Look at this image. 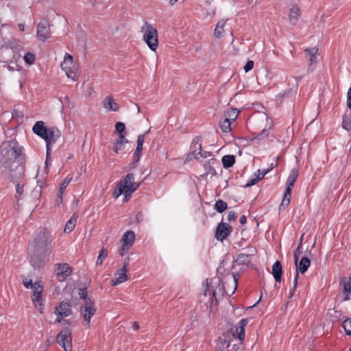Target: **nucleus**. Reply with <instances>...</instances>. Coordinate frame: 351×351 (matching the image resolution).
Segmentation results:
<instances>
[{"mask_svg": "<svg viewBox=\"0 0 351 351\" xmlns=\"http://www.w3.org/2000/svg\"><path fill=\"white\" fill-rule=\"evenodd\" d=\"M128 269L125 267L120 268L114 275V278L111 280V285L116 286L128 280Z\"/></svg>", "mask_w": 351, "mask_h": 351, "instance_id": "nucleus-14", "label": "nucleus"}, {"mask_svg": "<svg viewBox=\"0 0 351 351\" xmlns=\"http://www.w3.org/2000/svg\"><path fill=\"white\" fill-rule=\"evenodd\" d=\"M116 131L119 133H123L125 130V125L122 122H117L115 125Z\"/></svg>", "mask_w": 351, "mask_h": 351, "instance_id": "nucleus-49", "label": "nucleus"}, {"mask_svg": "<svg viewBox=\"0 0 351 351\" xmlns=\"http://www.w3.org/2000/svg\"><path fill=\"white\" fill-rule=\"evenodd\" d=\"M77 218H78L77 215L74 214L71 217V219L66 223V225H65V227L64 229V232L65 233H70L74 230V228L76 226V223H77Z\"/></svg>", "mask_w": 351, "mask_h": 351, "instance_id": "nucleus-28", "label": "nucleus"}, {"mask_svg": "<svg viewBox=\"0 0 351 351\" xmlns=\"http://www.w3.org/2000/svg\"><path fill=\"white\" fill-rule=\"evenodd\" d=\"M103 106L107 111L117 112L119 108L118 104L112 96H108L103 100Z\"/></svg>", "mask_w": 351, "mask_h": 351, "instance_id": "nucleus-19", "label": "nucleus"}, {"mask_svg": "<svg viewBox=\"0 0 351 351\" xmlns=\"http://www.w3.org/2000/svg\"><path fill=\"white\" fill-rule=\"evenodd\" d=\"M259 180H261L260 179H258V177L256 176V178H252L251 180H250L248 181V182L245 184V186L246 187H249V186H253L255 184H256Z\"/></svg>", "mask_w": 351, "mask_h": 351, "instance_id": "nucleus-52", "label": "nucleus"}, {"mask_svg": "<svg viewBox=\"0 0 351 351\" xmlns=\"http://www.w3.org/2000/svg\"><path fill=\"white\" fill-rule=\"evenodd\" d=\"M48 130L49 128H47L45 125V123L42 121H37L32 128L33 132L43 139L47 135Z\"/></svg>", "mask_w": 351, "mask_h": 351, "instance_id": "nucleus-16", "label": "nucleus"}, {"mask_svg": "<svg viewBox=\"0 0 351 351\" xmlns=\"http://www.w3.org/2000/svg\"><path fill=\"white\" fill-rule=\"evenodd\" d=\"M235 162V157L233 155H226L222 158V163L225 168L232 167Z\"/></svg>", "mask_w": 351, "mask_h": 351, "instance_id": "nucleus-35", "label": "nucleus"}, {"mask_svg": "<svg viewBox=\"0 0 351 351\" xmlns=\"http://www.w3.org/2000/svg\"><path fill=\"white\" fill-rule=\"evenodd\" d=\"M35 54L32 52H27L23 57L25 62L28 65H32L35 62Z\"/></svg>", "mask_w": 351, "mask_h": 351, "instance_id": "nucleus-40", "label": "nucleus"}, {"mask_svg": "<svg viewBox=\"0 0 351 351\" xmlns=\"http://www.w3.org/2000/svg\"><path fill=\"white\" fill-rule=\"evenodd\" d=\"M51 240L45 230H41L33 242L34 254L31 257V263L35 267H40L44 259L51 253Z\"/></svg>", "mask_w": 351, "mask_h": 351, "instance_id": "nucleus-1", "label": "nucleus"}, {"mask_svg": "<svg viewBox=\"0 0 351 351\" xmlns=\"http://www.w3.org/2000/svg\"><path fill=\"white\" fill-rule=\"evenodd\" d=\"M343 295H344V300H348L351 299V282L350 279L343 281Z\"/></svg>", "mask_w": 351, "mask_h": 351, "instance_id": "nucleus-34", "label": "nucleus"}, {"mask_svg": "<svg viewBox=\"0 0 351 351\" xmlns=\"http://www.w3.org/2000/svg\"><path fill=\"white\" fill-rule=\"evenodd\" d=\"M78 293L80 298L83 300V303H86V300H92L90 297L88 296V293L86 288L80 289Z\"/></svg>", "mask_w": 351, "mask_h": 351, "instance_id": "nucleus-44", "label": "nucleus"}, {"mask_svg": "<svg viewBox=\"0 0 351 351\" xmlns=\"http://www.w3.org/2000/svg\"><path fill=\"white\" fill-rule=\"evenodd\" d=\"M239 221L241 224H244L246 223V217L245 215H242L240 217Z\"/></svg>", "mask_w": 351, "mask_h": 351, "instance_id": "nucleus-63", "label": "nucleus"}, {"mask_svg": "<svg viewBox=\"0 0 351 351\" xmlns=\"http://www.w3.org/2000/svg\"><path fill=\"white\" fill-rule=\"evenodd\" d=\"M139 183L134 182V176L132 173H128L124 179L118 184L119 192L114 191V196L117 198L121 194H124L123 201L128 200L130 195L139 186Z\"/></svg>", "mask_w": 351, "mask_h": 351, "instance_id": "nucleus-3", "label": "nucleus"}, {"mask_svg": "<svg viewBox=\"0 0 351 351\" xmlns=\"http://www.w3.org/2000/svg\"><path fill=\"white\" fill-rule=\"evenodd\" d=\"M97 308L92 300H86V303H83L81 306L80 315L83 317V325L85 328H88L90 324V319L96 313Z\"/></svg>", "mask_w": 351, "mask_h": 351, "instance_id": "nucleus-8", "label": "nucleus"}, {"mask_svg": "<svg viewBox=\"0 0 351 351\" xmlns=\"http://www.w3.org/2000/svg\"><path fill=\"white\" fill-rule=\"evenodd\" d=\"M310 264H311V261H310L309 258H308L307 257H303L300 260L299 264H298V267H296L295 274L297 273L298 274V271L301 272L302 274L306 272L307 271L308 268L309 267Z\"/></svg>", "mask_w": 351, "mask_h": 351, "instance_id": "nucleus-27", "label": "nucleus"}, {"mask_svg": "<svg viewBox=\"0 0 351 351\" xmlns=\"http://www.w3.org/2000/svg\"><path fill=\"white\" fill-rule=\"evenodd\" d=\"M16 184V194L18 195H21L23 193V186L20 185L18 182Z\"/></svg>", "mask_w": 351, "mask_h": 351, "instance_id": "nucleus-57", "label": "nucleus"}, {"mask_svg": "<svg viewBox=\"0 0 351 351\" xmlns=\"http://www.w3.org/2000/svg\"><path fill=\"white\" fill-rule=\"evenodd\" d=\"M108 250L107 249L102 247L101 250L99 252V256L97 257V260L96 262V265H101L103 263V261L105 260V258L108 256Z\"/></svg>", "mask_w": 351, "mask_h": 351, "instance_id": "nucleus-38", "label": "nucleus"}, {"mask_svg": "<svg viewBox=\"0 0 351 351\" xmlns=\"http://www.w3.org/2000/svg\"><path fill=\"white\" fill-rule=\"evenodd\" d=\"M231 123L232 121H229V119H224V120L220 123V127L222 131L226 133L230 132Z\"/></svg>", "mask_w": 351, "mask_h": 351, "instance_id": "nucleus-39", "label": "nucleus"}, {"mask_svg": "<svg viewBox=\"0 0 351 351\" xmlns=\"http://www.w3.org/2000/svg\"><path fill=\"white\" fill-rule=\"evenodd\" d=\"M131 247L123 245L122 247L119 250V254L123 256L130 249Z\"/></svg>", "mask_w": 351, "mask_h": 351, "instance_id": "nucleus-53", "label": "nucleus"}, {"mask_svg": "<svg viewBox=\"0 0 351 351\" xmlns=\"http://www.w3.org/2000/svg\"><path fill=\"white\" fill-rule=\"evenodd\" d=\"M217 351H235L226 338L219 337L216 347Z\"/></svg>", "mask_w": 351, "mask_h": 351, "instance_id": "nucleus-21", "label": "nucleus"}, {"mask_svg": "<svg viewBox=\"0 0 351 351\" xmlns=\"http://www.w3.org/2000/svg\"><path fill=\"white\" fill-rule=\"evenodd\" d=\"M274 168V165L273 164H271V167L270 168L267 169H263V170H261V172H262L263 173V176H258V179L261 180L264 178V176L268 173L272 169Z\"/></svg>", "mask_w": 351, "mask_h": 351, "instance_id": "nucleus-54", "label": "nucleus"}, {"mask_svg": "<svg viewBox=\"0 0 351 351\" xmlns=\"http://www.w3.org/2000/svg\"><path fill=\"white\" fill-rule=\"evenodd\" d=\"M56 313L61 318L66 317L71 313L70 304L66 302H62L56 309Z\"/></svg>", "mask_w": 351, "mask_h": 351, "instance_id": "nucleus-18", "label": "nucleus"}, {"mask_svg": "<svg viewBox=\"0 0 351 351\" xmlns=\"http://www.w3.org/2000/svg\"><path fill=\"white\" fill-rule=\"evenodd\" d=\"M342 127L348 131L351 130V110H350V119L346 114H345L343 116Z\"/></svg>", "mask_w": 351, "mask_h": 351, "instance_id": "nucleus-42", "label": "nucleus"}, {"mask_svg": "<svg viewBox=\"0 0 351 351\" xmlns=\"http://www.w3.org/2000/svg\"><path fill=\"white\" fill-rule=\"evenodd\" d=\"M253 66L254 62L252 60H248L244 66V70L246 73H247L252 69Z\"/></svg>", "mask_w": 351, "mask_h": 351, "instance_id": "nucleus-50", "label": "nucleus"}, {"mask_svg": "<svg viewBox=\"0 0 351 351\" xmlns=\"http://www.w3.org/2000/svg\"><path fill=\"white\" fill-rule=\"evenodd\" d=\"M346 104L348 108L351 110V87L348 89L347 93V101Z\"/></svg>", "mask_w": 351, "mask_h": 351, "instance_id": "nucleus-51", "label": "nucleus"}, {"mask_svg": "<svg viewBox=\"0 0 351 351\" xmlns=\"http://www.w3.org/2000/svg\"><path fill=\"white\" fill-rule=\"evenodd\" d=\"M143 38L152 51H156L158 46V32L152 25L145 23L141 27Z\"/></svg>", "mask_w": 351, "mask_h": 351, "instance_id": "nucleus-5", "label": "nucleus"}, {"mask_svg": "<svg viewBox=\"0 0 351 351\" xmlns=\"http://www.w3.org/2000/svg\"><path fill=\"white\" fill-rule=\"evenodd\" d=\"M61 136V132L56 127L49 128L47 135L44 140L47 144V154L49 155L50 145L54 144Z\"/></svg>", "mask_w": 351, "mask_h": 351, "instance_id": "nucleus-10", "label": "nucleus"}, {"mask_svg": "<svg viewBox=\"0 0 351 351\" xmlns=\"http://www.w3.org/2000/svg\"><path fill=\"white\" fill-rule=\"evenodd\" d=\"M343 327L346 335H351V318H348L343 321Z\"/></svg>", "mask_w": 351, "mask_h": 351, "instance_id": "nucleus-43", "label": "nucleus"}, {"mask_svg": "<svg viewBox=\"0 0 351 351\" xmlns=\"http://www.w3.org/2000/svg\"><path fill=\"white\" fill-rule=\"evenodd\" d=\"M227 207H228L227 203L222 200L217 201L215 204V208L219 213L223 212L227 208Z\"/></svg>", "mask_w": 351, "mask_h": 351, "instance_id": "nucleus-41", "label": "nucleus"}, {"mask_svg": "<svg viewBox=\"0 0 351 351\" xmlns=\"http://www.w3.org/2000/svg\"><path fill=\"white\" fill-rule=\"evenodd\" d=\"M145 138V134H141L137 138V146L134 153L135 156L137 157V160L141 154L143 149V145Z\"/></svg>", "mask_w": 351, "mask_h": 351, "instance_id": "nucleus-33", "label": "nucleus"}, {"mask_svg": "<svg viewBox=\"0 0 351 351\" xmlns=\"http://www.w3.org/2000/svg\"><path fill=\"white\" fill-rule=\"evenodd\" d=\"M298 176V171L296 169H293L287 178V188H289V189L293 188Z\"/></svg>", "mask_w": 351, "mask_h": 351, "instance_id": "nucleus-31", "label": "nucleus"}, {"mask_svg": "<svg viewBox=\"0 0 351 351\" xmlns=\"http://www.w3.org/2000/svg\"><path fill=\"white\" fill-rule=\"evenodd\" d=\"M250 262V256L246 254H239L236 259V263L238 265H247Z\"/></svg>", "mask_w": 351, "mask_h": 351, "instance_id": "nucleus-36", "label": "nucleus"}, {"mask_svg": "<svg viewBox=\"0 0 351 351\" xmlns=\"http://www.w3.org/2000/svg\"><path fill=\"white\" fill-rule=\"evenodd\" d=\"M129 262H130V258L129 257L125 258L124 261H123V267H125V269H128V266L129 265Z\"/></svg>", "mask_w": 351, "mask_h": 351, "instance_id": "nucleus-61", "label": "nucleus"}, {"mask_svg": "<svg viewBox=\"0 0 351 351\" xmlns=\"http://www.w3.org/2000/svg\"><path fill=\"white\" fill-rule=\"evenodd\" d=\"M3 174L8 176L13 183H17L23 178L25 173V165L23 161H13L11 164L4 165Z\"/></svg>", "mask_w": 351, "mask_h": 351, "instance_id": "nucleus-4", "label": "nucleus"}, {"mask_svg": "<svg viewBox=\"0 0 351 351\" xmlns=\"http://www.w3.org/2000/svg\"><path fill=\"white\" fill-rule=\"evenodd\" d=\"M61 68L65 72L67 77L72 79L73 81L77 80L78 66L74 62L71 55L67 53H65L64 61L61 64Z\"/></svg>", "mask_w": 351, "mask_h": 351, "instance_id": "nucleus-7", "label": "nucleus"}, {"mask_svg": "<svg viewBox=\"0 0 351 351\" xmlns=\"http://www.w3.org/2000/svg\"><path fill=\"white\" fill-rule=\"evenodd\" d=\"M237 278H236L235 276H233V279L231 280V282L233 283V289L232 291H229V290H227L225 287L223 288L224 289V291L226 292V293L227 295H231L232 293H234V291L236 290L237 287Z\"/></svg>", "mask_w": 351, "mask_h": 351, "instance_id": "nucleus-46", "label": "nucleus"}, {"mask_svg": "<svg viewBox=\"0 0 351 351\" xmlns=\"http://www.w3.org/2000/svg\"><path fill=\"white\" fill-rule=\"evenodd\" d=\"M248 322L247 319H242L239 322V326L237 327L235 332H233V336L237 337L240 340L243 339L245 337V326Z\"/></svg>", "mask_w": 351, "mask_h": 351, "instance_id": "nucleus-20", "label": "nucleus"}, {"mask_svg": "<svg viewBox=\"0 0 351 351\" xmlns=\"http://www.w3.org/2000/svg\"><path fill=\"white\" fill-rule=\"evenodd\" d=\"M210 156V152H202V158H207Z\"/></svg>", "mask_w": 351, "mask_h": 351, "instance_id": "nucleus-64", "label": "nucleus"}, {"mask_svg": "<svg viewBox=\"0 0 351 351\" xmlns=\"http://www.w3.org/2000/svg\"><path fill=\"white\" fill-rule=\"evenodd\" d=\"M1 149L5 159L4 165L11 164L13 161H23L22 149L16 141L3 142Z\"/></svg>", "mask_w": 351, "mask_h": 351, "instance_id": "nucleus-2", "label": "nucleus"}, {"mask_svg": "<svg viewBox=\"0 0 351 351\" xmlns=\"http://www.w3.org/2000/svg\"><path fill=\"white\" fill-rule=\"evenodd\" d=\"M306 51L308 53V55L309 56L308 61L310 62V65L311 66L313 64H315L317 62V58L319 56L318 54V49L315 47L307 49H306Z\"/></svg>", "mask_w": 351, "mask_h": 351, "instance_id": "nucleus-30", "label": "nucleus"}, {"mask_svg": "<svg viewBox=\"0 0 351 351\" xmlns=\"http://www.w3.org/2000/svg\"><path fill=\"white\" fill-rule=\"evenodd\" d=\"M23 285L27 289H31L33 291V293L31 296L32 302L34 304L38 303L40 300L43 299V283L40 280L36 281L33 283L31 279L28 278H24L23 279Z\"/></svg>", "mask_w": 351, "mask_h": 351, "instance_id": "nucleus-6", "label": "nucleus"}, {"mask_svg": "<svg viewBox=\"0 0 351 351\" xmlns=\"http://www.w3.org/2000/svg\"><path fill=\"white\" fill-rule=\"evenodd\" d=\"M51 36L50 25L47 21H41L37 27V36L40 41H45Z\"/></svg>", "mask_w": 351, "mask_h": 351, "instance_id": "nucleus-11", "label": "nucleus"}, {"mask_svg": "<svg viewBox=\"0 0 351 351\" xmlns=\"http://www.w3.org/2000/svg\"><path fill=\"white\" fill-rule=\"evenodd\" d=\"M125 144L123 143L116 141L114 145L113 149L116 153H117L119 151L123 149V147L125 146Z\"/></svg>", "mask_w": 351, "mask_h": 351, "instance_id": "nucleus-48", "label": "nucleus"}, {"mask_svg": "<svg viewBox=\"0 0 351 351\" xmlns=\"http://www.w3.org/2000/svg\"><path fill=\"white\" fill-rule=\"evenodd\" d=\"M226 21L221 19L220 20L215 29L214 35L216 38H220L223 36L224 34V27L226 25Z\"/></svg>", "mask_w": 351, "mask_h": 351, "instance_id": "nucleus-29", "label": "nucleus"}, {"mask_svg": "<svg viewBox=\"0 0 351 351\" xmlns=\"http://www.w3.org/2000/svg\"><path fill=\"white\" fill-rule=\"evenodd\" d=\"M298 274L297 273L294 277L293 287L291 289V290L289 291L288 300H290L293 296L294 292L298 286Z\"/></svg>", "mask_w": 351, "mask_h": 351, "instance_id": "nucleus-45", "label": "nucleus"}, {"mask_svg": "<svg viewBox=\"0 0 351 351\" xmlns=\"http://www.w3.org/2000/svg\"><path fill=\"white\" fill-rule=\"evenodd\" d=\"M212 285H210V282L208 281V280L207 279L206 281V288H205V290H204V295L205 296H210L212 295Z\"/></svg>", "mask_w": 351, "mask_h": 351, "instance_id": "nucleus-47", "label": "nucleus"}, {"mask_svg": "<svg viewBox=\"0 0 351 351\" xmlns=\"http://www.w3.org/2000/svg\"><path fill=\"white\" fill-rule=\"evenodd\" d=\"M71 180V178H69L68 177H66L63 180L62 182L60 184V188L57 193V204H60L62 202L64 191L69 185V184L70 183Z\"/></svg>", "mask_w": 351, "mask_h": 351, "instance_id": "nucleus-25", "label": "nucleus"}, {"mask_svg": "<svg viewBox=\"0 0 351 351\" xmlns=\"http://www.w3.org/2000/svg\"><path fill=\"white\" fill-rule=\"evenodd\" d=\"M300 9L298 6L291 7L289 12V19L291 24L295 25L300 16Z\"/></svg>", "mask_w": 351, "mask_h": 351, "instance_id": "nucleus-23", "label": "nucleus"}, {"mask_svg": "<svg viewBox=\"0 0 351 351\" xmlns=\"http://www.w3.org/2000/svg\"><path fill=\"white\" fill-rule=\"evenodd\" d=\"M292 189L287 188L285 193L283 195L282 203L280 206V209H285L290 203L291 193Z\"/></svg>", "mask_w": 351, "mask_h": 351, "instance_id": "nucleus-32", "label": "nucleus"}, {"mask_svg": "<svg viewBox=\"0 0 351 351\" xmlns=\"http://www.w3.org/2000/svg\"><path fill=\"white\" fill-rule=\"evenodd\" d=\"M136 218L137 221H141L143 218V215L141 212L138 213L136 215Z\"/></svg>", "mask_w": 351, "mask_h": 351, "instance_id": "nucleus-62", "label": "nucleus"}, {"mask_svg": "<svg viewBox=\"0 0 351 351\" xmlns=\"http://www.w3.org/2000/svg\"><path fill=\"white\" fill-rule=\"evenodd\" d=\"M57 342L65 351L71 350V336L69 328H64L58 333L57 335Z\"/></svg>", "mask_w": 351, "mask_h": 351, "instance_id": "nucleus-9", "label": "nucleus"}, {"mask_svg": "<svg viewBox=\"0 0 351 351\" xmlns=\"http://www.w3.org/2000/svg\"><path fill=\"white\" fill-rule=\"evenodd\" d=\"M48 130L49 128H47L45 125V123L42 121H37L32 128L33 132L43 139L47 135Z\"/></svg>", "mask_w": 351, "mask_h": 351, "instance_id": "nucleus-17", "label": "nucleus"}, {"mask_svg": "<svg viewBox=\"0 0 351 351\" xmlns=\"http://www.w3.org/2000/svg\"><path fill=\"white\" fill-rule=\"evenodd\" d=\"M239 112L237 110V109L232 108L230 110H228L225 114V119H229L230 121H234L237 118Z\"/></svg>", "mask_w": 351, "mask_h": 351, "instance_id": "nucleus-37", "label": "nucleus"}, {"mask_svg": "<svg viewBox=\"0 0 351 351\" xmlns=\"http://www.w3.org/2000/svg\"><path fill=\"white\" fill-rule=\"evenodd\" d=\"M210 285H212V300H217V298L223 295V291L220 285L219 279H213L210 280Z\"/></svg>", "mask_w": 351, "mask_h": 351, "instance_id": "nucleus-15", "label": "nucleus"}, {"mask_svg": "<svg viewBox=\"0 0 351 351\" xmlns=\"http://www.w3.org/2000/svg\"><path fill=\"white\" fill-rule=\"evenodd\" d=\"M193 151L192 155L196 160H199L202 158V145L199 143V139L197 138L193 142Z\"/></svg>", "mask_w": 351, "mask_h": 351, "instance_id": "nucleus-26", "label": "nucleus"}, {"mask_svg": "<svg viewBox=\"0 0 351 351\" xmlns=\"http://www.w3.org/2000/svg\"><path fill=\"white\" fill-rule=\"evenodd\" d=\"M56 276L60 282L64 281L71 274V268L68 264L57 265Z\"/></svg>", "mask_w": 351, "mask_h": 351, "instance_id": "nucleus-13", "label": "nucleus"}, {"mask_svg": "<svg viewBox=\"0 0 351 351\" xmlns=\"http://www.w3.org/2000/svg\"><path fill=\"white\" fill-rule=\"evenodd\" d=\"M301 243H302L300 242L299 246L298 247V248L296 249V250L295 251V253H294V261H295L296 267H298V255H297V251H299Z\"/></svg>", "mask_w": 351, "mask_h": 351, "instance_id": "nucleus-60", "label": "nucleus"}, {"mask_svg": "<svg viewBox=\"0 0 351 351\" xmlns=\"http://www.w3.org/2000/svg\"><path fill=\"white\" fill-rule=\"evenodd\" d=\"M282 271V269L280 261H276L272 266V274L276 282L281 281Z\"/></svg>", "mask_w": 351, "mask_h": 351, "instance_id": "nucleus-24", "label": "nucleus"}, {"mask_svg": "<svg viewBox=\"0 0 351 351\" xmlns=\"http://www.w3.org/2000/svg\"><path fill=\"white\" fill-rule=\"evenodd\" d=\"M231 229L228 223L221 222L217 228L215 238L219 241H223L230 234Z\"/></svg>", "mask_w": 351, "mask_h": 351, "instance_id": "nucleus-12", "label": "nucleus"}, {"mask_svg": "<svg viewBox=\"0 0 351 351\" xmlns=\"http://www.w3.org/2000/svg\"><path fill=\"white\" fill-rule=\"evenodd\" d=\"M117 141L121 142V143H123L125 144L128 143V141L125 138V136L123 134V133L119 134V139H117Z\"/></svg>", "mask_w": 351, "mask_h": 351, "instance_id": "nucleus-59", "label": "nucleus"}, {"mask_svg": "<svg viewBox=\"0 0 351 351\" xmlns=\"http://www.w3.org/2000/svg\"><path fill=\"white\" fill-rule=\"evenodd\" d=\"M34 304V306L40 311V313H42L43 310V299L40 300L38 303Z\"/></svg>", "mask_w": 351, "mask_h": 351, "instance_id": "nucleus-58", "label": "nucleus"}, {"mask_svg": "<svg viewBox=\"0 0 351 351\" xmlns=\"http://www.w3.org/2000/svg\"><path fill=\"white\" fill-rule=\"evenodd\" d=\"M227 218L229 221H234L237 218V215L234 211H230Z\"/></svg>", "mask_w": 351, "mask_h": 351, "instance_id": "nucleus-55", "label": "nucleus"}, {"mask_svg": "<svg viewBox=\"0 0 351 351\" xmlns=\"http://www.w3.org/2000/svg\"><path fill=\"white\" fill-rule=\"evenodd\" d=\"M268 134H269V130L267 129H264L258 134V138L260 139L265 138L268 136Z\"/></svg>", "mask_w": 351, "mask_h": 351, "instance_id": "nucleus-56", "label": "nucleus"}, {"mask_svg": "<svg viewBox=\"0 0 351 351\" xmlns=\"http://www.w3.org/2000/svg\"><path fill=\"white\" fill-rule=\"evenodd\" d=\"M135 234L133 231H126L121 238V242L123 245L126 246L132 247L134 243Z\"/></svg>", "mask_w": 351, "mask_h": 351, "instance_id": "nucleus-22", "label": "nucleus"}]
</instances>
